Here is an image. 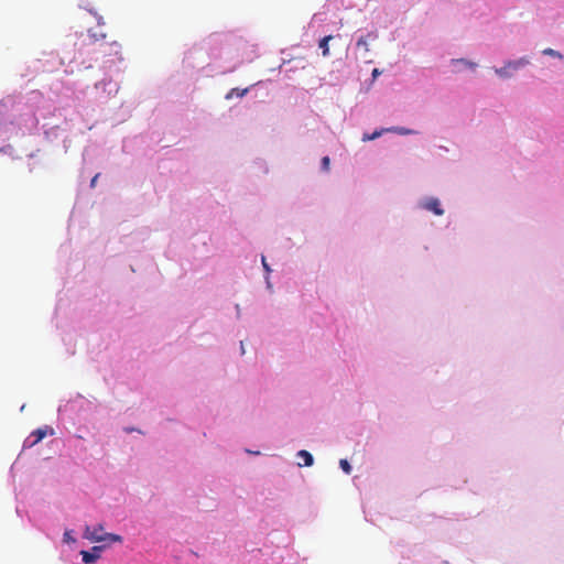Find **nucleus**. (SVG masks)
Instances as JSON below:
<instances>
[{"label":"nucleus","instance_id":"nucleus-1","mask_svg":"<svg viewBox=\"0 0 564 564\" xmlns=\"http://www.w3.org/2000/svg\"><path fill=\"white\" fill-rule=\"evenodd\" d=\"M84 538L91 542H102V541H109V542H122V536L115 533H104V527L101 524H98L97 527H94L93 529L90 527H86L84 532Z\"/></svg>","mask_w":564,"mask_h":564},{"label":"nucleus","instance_id":"nucleus-2","mask_svg":"<svg viewBox=\"0 0 564 564\" xmlns=\"http://www.w3.org/2000/svg\"><path fill=\"white\" fill-rule=\"evenodd\" d=\"M102 545H96L93 546L90 551H80L83 562L86 564L95 563L100 557V553L102 552Z\"/></svg>","mask_w":564,"mask_h":564},{"label":"nucleus","instance_id":"nucleus-3","mask_svg":"<svg viewBox=\"0 0 564 564\" xmlns=\"http://www.w3.org/2000/svg\"><path fill=\"white\" fill-rule=\"evenodd\" d=\"M50 432V434H53V430L46 427H41L31 433V435L26 438L25 443H29V446H33L41 442Z\"/></svg>","mask_w":564,"mask_h":564},{"label":"nucleus","instance_id":"nucleus-4","mask_svg":"<svg viewBox=\"0 0 564 564\" xmlns=\"http://www.w3.org/2000/svg\"><path fill=\"white\" fill-rule=\"evenodd\" d=\"M423 207L426 210H430V212L434 213L437 216H442L444 214V210L441 207L440 200L437 198H435V197H431V198L426 199L423 203Z\"/></svg>","mask_w":564,"mask_h":564},{"label":"nucleus","instance_id":"nucleus-5","mask_svg":"<svg viewBox=\"0 0 564 564\" xmlns=\"http://www.w3.org/2000/svg\"><path fill=\"white\" fill-rule=\"evenodd\" d=\"M528 62L524 58H521V59L514 61V62H509V63H507V65L505 67L497 68L496 74H498L501 77H508L509 76L508 68L512 67L513 69H517L520 66L525 65Z\"/></svg>","mask_w":564,"mask_h":564},{"label":"nucleus","instance_id":"nucleus-6","mask_svg":"<svg viewBox=\"0 0 564 564\" xmlns=\"http://www.w3.org/2000/svg\"><path fill=\"white\" fill-rule=\"evenodd\" d=\"M333 35H326L323 39L319 40L318 46L322 48V54L324 57H327L329 55V46L328 43L330 40H333Z\"/></svg>","mask_w":564,"mask_h":564},{"label":"nucleus","instance_id":"nucleus-7","mask_svg":"<svg viewBox=\"0 0 564 564\" xmlns=\"http://www.w3.org/2000/svg\"><path fill=\"white\" fill-rule=\"evenodd\" d=\"M249 91V88H243V89H239V88H232L230 89L227 95H226V99H231L234 97H243L245 95H247Z\"/></svg>","mask_w":564,"mask_h":564},{"label":"nucleus","instance_id":"nucleus-8","mask_svg":"<svg viewBox=\"0 0 564 564\" xmlns=\"http://www.w3.org/2000/svg\"><path fill=\"white\" fill-rule=\"evenodd\" d=\"M297 456L303 459V464H299L300 466H311L313 464V456L307 451H300Z\"/></svg>","mask_w":564,"mask_h":564},{"label":"nucleus","instance_id":"nucleus-9","mask_svg":"<svg viewBox=\"0 0 564 564\" xmlns=\"http://www.w3.org/2000/svg\"><path fill=\"white\" fill-rule=\"evenodd\" d=\"M339 465H340L341 469H343L346 474H350V471H351V466H350V464L348 463V460H347V459H340Z\"/></svg>","mask_w":564,"mask_h":564},{"label":"nucleus","instance_id":"nucleus-10","mask_svg":"<svg viewBox=\"0 0 564 564\" xmlns=\"http://www.w3.org/2000/svg\"><path fill=\"white\" fill-rule=\"evenodd\" d=\"M381 135V132L380 131H376L373 132L372 134H365L362 137V140L364 141H369V140H375L376 138L380 137Z\"/></svg>","mask_w":564,"mask_h":564},{"label":"nucleus","instance_id":"nucleus-11","mask_svg":"<svg viewBox=\"0 0 564 564\" xmlns=\"http://www.w3.org/2000/svg\"><path fill=\"white\" fill-rule=\"evenodd\" d=\"M357 46H358V47H364V48H365V51H368V50H369V48H368V42H367V39H366V37H364V36H361V37L358 40V42H357Z\"/></svg>","mask_w":564,"mask_h":564},{"label":"nucleus","instance_id":"nucleus-12","mask_svg":"<svg viewBox=\"0 0 564 564\" xmlns=\"http://www.w3.org/2000/svg\"><path fill=\"white\" fill-rule=\"evenodd\" d=\"M329 164H330L329 158L328 156H324L322 159V169L327 172L329 170Z\"/></svg>","mask_w":564,"mask_h":564},{"label":"nucleus","instance_id":"nucleus-13","mask_svg":"<svg viewBox=\"0 0 564 564\" xmlns=\"http://www.w3.org/2000/svg\"><path fill=\"white\" fill-rule=\"evenodd\" d=\"M543 54H544V55L556 56V57H560V58L562 57V55H561L558 52H556V51H554V50H552V48H545V50L543 51Z\"/></svg>","mask_w":564,"mask_h":564},{"label":"nucleus","instance_id":"nucleus-14","mask_svg":"<svg viewBox=\"0 0 564 564\" xmlns=\"http://www.w3.org/2000/svg\"><path fill=\"white\" fill-rule=\"evenodd\" d=\"M64 540H65L66 542L74 541V539H73V538H72V535H70V532L66 531V532L64 533Z\"/></svg>","mask_w":564,"mask_h":564},{"label":"nucleus","instance_id":"nucleus-15","mask_svg":"<svg viewBox=\"0 0 564 564\" xmlns=\"http://www.w3.org/2000/svg\"><path fill=\"white\" fill-rule=\"evenodd\" d=\"M98 177H99V174H96V175L91 178V181H90V186H91V187H95V186H96V183H97V178H98Z\"/></svg>","mask_w":564,"mask_h":564},{"label":"nucleus","instance_id":"nucleus-16","mask_svg":"<svg viewBox=\"0 0 564 564\" xmlns=\"http://www.w3.org/2000/svg\"><path fill=\"white\" fill-rule=\"evenodd\" d=\"M458 62H462V63H464V64H466V65H468L470 67H475L476 66L474 63L467 62L465 59H459Z\"/></svg>","mask_w":564,"mask_h":564},{"label":"nucleus","instance_id":"nucleus-17","mask_svg":"<svg viewBox=\"0 0 564 564\" xmlns=\"http://www.w3.org/2000/svg\"><path fill=\"white\" fill-rule=\"evenodd\" d=\"M379 75H380V70H379L378 68H375V69L372 70V76L376 78V77H377V76H379Z\"/></svg>","mask_w":564,"mask_h":564},{"label":"nucleus","instance_id":"nucleus-18","mask_svg":"<svg viewBox=\"0 0 564 564\" xmlns=\"http://www.w3.org/2000/svg\"><path fill=\"white\" fill-rule=\"evenodd\" d=\"M262 264H263V268H264L267 271H269V270H270V269H269V265H268V264H267V262H265V258H264V257H262Z\"/></svg>","mask_w":564,"mask_h":564}]
</instances>
